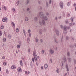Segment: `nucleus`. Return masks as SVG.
Returning <instances> with one entry per match:
<instances>
[{
    "instance_id": "33",
    "label": "nucleus",
    "mask_w": 76,
    "mask_h": 76,
    "mask_svg": "<svg viewBox=\"0 0 76 76\" xmlns=\"http://www.w3.org/2000/svg\"><path fill=\"white\" fill-rule=\"evenodd\" d=\"M2 59H4L5 58V57H4V56H2Z\"/></svg>"
},
{
    "instance_id": "27",
    "label": "nucleus",
    "mask_w": 76,
    "mask_h": 76,
    "mask_svg": "<svg viewBox=\"0 0 76 76\" xmlns=\"http://www.w3.org/2000/svg\"><path fill=\"white\" fill-rule=\"evenodd\" d=\"M3 64L4 66H6V64H7L6 62H4Z\"/></svg>"
},
{
    "instance_id": "9",
    "label": "nucleus",
    "mask_w": 76,
    "mask_h": 76,
    "mask_svg": "<svg viewBox=\"0 0 76 76\" xmlns=\"http://www.w3.org/2000/svg\"><path fill=\"white\" fill-rule=\"evenodd\" d=\"M49 51L51 54H53V53H54V50H50Z\"/></svg>"
},
{
    "instance_id": "24",
    "label": "nucleus",
    "mask_w": 76,
    "mask_h": 76,
    "mask_svg": "<svg viewBox=\"0 0 76 76\" xmlns=\"http://www.w3.org/2000/svg\"><path fill=\"white\" fill-rule=\"evenodd\" d=\"M45 52V51L44 50H42V54H44Z\"/></svg>"
},
{
    "instance_id": "51",
    "label": "nucleus",
    "mask_w": 76,
    "mask_h": 76,
    "mask_svg": "<svg viewBox=\"0 0 76 76\" xmlns=\"http://www.w3.org/2000/svg\"><path fill=\"white\" fill-rule=\"evenodd\" d=\"M41 69H43V66H42V67H41Z\"/></svg>"
},
{
    "instance_id": "4",
    "label": "nucleus",
    "mask_w": 76,
    "mask_h": 76,
    "mask_svg": "<svg viewBox=\"0 0 76 76\" xmlns=\"http://www.w3.org/2000/svg\"><path fill=\"white\" fill-rule=\"evenodd\" d=\"M17 70L18 72H22V69H21V68L20 67H18Z\"/></svg>"
},
{
    "instance_id": "17",
    "label": "nucleus",
    "mask_w": 76,
    "mask_h": 76,
    "mask_svg": "<svg viewBox=\"0 0 76 76\" xmlns=\"http://www.w3.org/2000/svg\"><path fill=\"white\" fill-rule=\"evenodd\" d=\"M63 60L64 61H66V57H64L63 58Z\"/></svg>"
},
{
    "instance_id": "36",
    "label": "nucleus",
    "mask_w": 76,
    "mask_h": 76,
    "mask_svg": "<svg viewBox=\"0 0 76 76\" xmlns=\"http://www.w3.org/2000/svg\"><path fill=\"white\" fill-rule=\"evenodd\" d=\"M69 54H70V53H69V52H68V53H67L68 56H69Z\"/></svg>"
},
{
    "instance_id": "7",
    "label": "nucleus",
    "mask_w": 76,
    "mask_h": 76,
    "mask_svg": "<svg viewBox=\"0 0 76 76\" xmlns=\"http://www.w3.org/2000/svg\"><path fill=\"white\" fill-rule=\"evenodd\" d=\"M16 68V66L15 65H12L11 67L12 69H15Z\"/></svg>"
},
{
    "instance_id": "37",
    "label": "nucleus",
    "mask_w": 76,
    "mask_h": 76,
    "mask_svg": "<svg viewBox=\"0 0 76 76\" xmlns=\"http://www.w3.org/2000/svg\"><path fill=\"white\" fill-rule=\"evenodd\" d=\"M27 40H28V43H29V38L27 39Z\"/></svg>"
},
{
    "instance_id": "48",
    "label": "nucleus",
    "mask_w": 76,
    "mask_h": 76,
    "mask_svg": "<svg viewBox=\"0 0 76 76\" xmlns=\"http://www.w3.org/2000/svg\"><path fill=\"white\" fill-rule=\"evenodd\" d=\"M65 22H66V23H68V21H65Z\"/></svg>"
},
{
    "instance_id": "40",
    "label": "nucleus",
    "mask_w": 76,
    "mask_h": 76,
    "mask_svg": "<svg viewBox=\"0 0 76 76\" xmlns=\"http://www.w3.org/2000/svg\"><path fill=\"white\" fill-rule=\"evenodd\" d=\"M74 6H76V3H74Z\"/></svg>"
},
{
    "instance_id": "10",
    "label": "nucleus",
    "mask_w": 76,
    "mask_h": 76,
    "mask_svg": "<svg viewBox=\"0 0 76 76\" xmlns=\"http://www.w3.org/2000/svg\"><path fill=\"white\" fill-rule=\"evenodd\" d=\"M66 28H67V27H64V33H67V31H66Z\"/></svg>"
},
{
    "instance_id": "58",
    "label": "nucleus",
    "mask_w": 76,
    "mask_h": 76,
    "mask_svg": "<svg viewBox=\"0 0 76 76\" xmlns=\"http://www.w3.org/2000/svg\"><path fill=\"white\" fill-rule=\"evenodd\" d=\"M46 15H48V13H47Z\"/></svg>"
},
{
    "instance_id": "15",
    "label": "nucleus",
    "mask_w": 76,
    "mask_h": 76,
    "mask_svg": "<svg viewBox=\"0 0 76 76\" xmlns=\"http://www.w3.org/2000/svg\"><path fill=\"white\" fill-rule=\"evenodd\" d=\"M25 21H28V18L27 17H25Z\"/></svg>"
},
{
    "instance_id": "42",
    "label": "nucleus",
    "mask_w": 76,
    "mask_h": 76,
    "mask_svg": "<svg viewBox=\"0 0 76 76\" xmlns=\"http://www.w3.org/2000/svg\"><path fill=\"white\" fill-rule=\"evenodd\" d=\"M62 67L63 66L64 64H63V62H62Z\"/></svg>"
},
{
    "instance_id": "28",
    "label": "nucleus",
    "mask_w": 76,
    "mask_h": 76,
    "mask_svg": "<svg viewBox=\"0 0 76 76\" xmlns=\"http://www.w3.org/2000/svg\"><path fill=\"white\" fill-rule=\"evenodd\" d=\"M1 29H4V26H2L1 27Z\"/></svg>"
},
{
    "instance_id": "56",
    "label": "nucleus",
    "mask_w": 76,
    "mask_h": 76,
    "mask_svg": "<svg viewBox=\"0 0 76 76\" xmlns=\"http://www.w3.org/2000/svg\"><path fill=\"white\" fill-rule=\"evenodd\" d=\"M62 25H61V26H60V27H61V28H62Z\"/></svg>"
},
{
    "instance_id": "1",
    "label": "nucleus",
    "mask_w": 76,
    "mask_h": 76,
    "mask_svg": "<svg viewBox=\"0 0 76 76\" xmlns=\"http://www.w3.org/2000/svg\"><path fill=\"white\" fill-rule=\"evenodd\" d=\"M40 16V17L43 19H44V20H47V17H44V15L42 14V12H41L39 13Z\"/></svg>"
},
{
    "instance_id": "61",
    "label": "nucleus",
    "mask_w": 76,
    "mask_h": 76,
    "mask_svg": "<svg viewBox=\"0 0 76 76\" xmlns=\"http://www.w3.org/2000/svg\"><path fill=\"white\" fill-rule=\"evenodd\" d=\"M4 34H5V36H6V34L5 33H4Z\"/></svg>"
},
{
    "instance_id": "35",
    "label": "nucleus",
    "mask_w": 76,
    "mask_h": 76,
    "mask_svg": "<svg viewBox=\"0 0 76 76\" xmlns=\"http://www.w3.org/2000/svg\"><path fill=\"white\" fill-rule=\"evenodd\" d=\"M12 11L13 12H15V8L12 9Z\"/></svg>"
},
{
    "instance_id": "21",
    "label": "nucleus",
    "mask_w": 76,
    "mask_h": 76,
    "mask_svg": "<svg viewBox=\"0 0 76 76\" xmlns=\"http://www.w3.org/2000/svg\"><path fill=\"white\" fill-rule=\"evenodd\" d=\"M3 41L4 42H6V38H4L3 39Z\"/></svg>"
},
{
    "instance_id": "55",
    "label": "nucleus",
    "mask_w": 76,
    "mask_h": 76,
    "mask_svg": "<svg viewBox=\"0 0 76 76\" xmlns=\"http://www.w3.org/2000/svg\"><path fill=\"white\" fill-rule=\"evenodd\" d=\"M29 10V8H28L27 9V10L28 11V10Z\"/></svg>"
},
{
    "instance_id": "13",
    "label": "nucleus",
    "mask_w": 76,
    "mask_h": 76,
    "mask_svg": "<svg viewBox=\"0 0 76 76\" xmlns=\"http://www.w3.org/2000/svg\"><path fill=\"white\" fill-rule=\"evenodd\" d=\"M44 67L45 69H47L48 67V65L47 64H45L44 65Z\"/></svg>"
},
{
    "instance_id": "39",
    "label": "nucleus",
    "mask_w": 76,
    "mask_h": 76,
    "mask_svg": "<svg viewBox=\"0 0 76 76\" xmlns=\"http://www.w3.org/2000/svg\"><path fill=\"white\" fill-rule=\"evenodd\" d=\"M29 36L30 37H31V33H29Z\"/></svg>"
},
{
    "instance_id": "53",
    "label": "nucleus",
    "mask_w": 76,
    "mask_h": 76,
    "mask_svg": "<svg viewBox=\"0 0 76 76\" xmlns=\"http://www.w3.org/2000/svg\"><path fill=\"white\" fill-rule=\"evenodd\" d=\"M1 68L0 67V72H1Z\"/></svg>"
},
{
    "instance_id": "46",
    "label": "nucleus",
    "mask_w": 76,
    "mask_h": 76,
    "mask_svg": "<svg viewBox=\"0 0 76 76\" xmlns=\"http://www.w3.org/2000/svg\"><path fill=\"white\" fill-rule=\"evenodd\" d=\"M50 61L51 63H52V59H50Z\"/></svg>"
},
{
    "instance_id": "49",
    "label": "nucleus",
    "mask_w": 76,
    "mask_h": 76,
    "mask_svg": "<svg viewBox=\"0 0 76 76\" xmlns=\"http://www.w3.org/2000/svg\"><path fill=\"white\" fill-rule=\"evenodd\" d=\"M51 3V0H50V1H49V3Z\"/></svg>"
},
{
    "instance_id": "6",
    "label": "nucleus",
    "mask_w": 76,
    "mask_h": 76,
    "mask_svg": "<svg viewBox=\"0 0 76 76\" xmlns=\"http://www.w3.org/2000/svg\"><path fill=\"white\" fill-rule=\"evenodd\" d=\"M2 8L3 10H5L6 11L7 10V7H5L4 5H2Z\"/></svg>"
},
{
    "instance_id": "18",
    "label": "nucleus",
    "mask_w": 76,
    "mask_h": 76,
    "mask_svg": "<svg viewBox=\"0 0 76 76\" xmlns=\"http://www.w3.org/2000/svg\"><path fill=\"white\" fill-rule=\"evenodd\" d=\"M19 31V29H18V28H17L16 30V32H18Z\"/></svg>"
},
{
    "instance_id": "63",
    "label": "nucleus",
    "mask_w": 76,
    "mask_h": 76,
    "mask_svg": "<svg viewBox=\"0 0 76 76\" xmlns=\"http://www.w3.org/2000/svg\"><path fill=\"white\" fill-rule=\"evenodd\" d=\"M1 10V8L0 7V11Z\"/></svg>"
},
{
    "instance_id": "34",
    "label": "nucleus",
    "mask_w": 76,
    "mask_h": 76,
    "mask_svg": "<svg viewBox=\"0 0 76 76\" xmlns=\"http://www.w3.org/2000/svg\"><path fill=\"white\" fill-rule=\"evenodd\" d=\"M38 42V39H36V42Z\"/></svg>"
},
{
    "instance_id": "26",
    "label": "nucleus",
    "mask_w": 76,
    "mask_h": 76,
    "mask_svg": "<svg viewBox=\"0 0 76 76\" xmlns=\"http://www.w3.org/2000/svg\"><path fill=\"white\" fill-rule=\"evenodd\" d=\"M32 60L33 62V63L34 62V58H32Z\"/></svg>"
},
{
    "instance_id": "41",
    "label": "nucleus",
    "mask_w": 76,
    "mask_h": 76,
    "mask_svg": "<svg viewBox=\"0 0 76 76\" xmlns=\"http://www.w3.org/2000/svg\"><path fill=\"white\" fill-rule=\"evenodd\" d=\"M71 20H72V22H73V18H71Z\"/></svg>"
},
{
    "instance_id": "16",
    "label": "nucleus",
    "mask_w": 76,
    "mask_h": 76,
    "mask_svg": "<svg viewBox=\"0 0 76 76\" xmlns=\"http://www.w3.org/2000/svg\"><path fill=\"white\" fill-rule=\"evenodd\" d=\"M35 54H36V51L34 50L33 52V56H34L36 55Z\"/></svg>"
},
{
    "instance_id": "11",
    "label": "nucleus",
    "mask_w": 76,
    "mask_h": 76,
    "mask_svg": "<svg viewBox=\"0 0 76 76\" xmlns=\"http://www.w3.org/2000/svg\"><path fill=\"white\" fill-rule=\"evenodd\" d=\"M20 64L22 66H23V63H22V60H21L20 61Z\"/></svg>"
},
{
    "instance_id": "25",
    "label": "nucleus",
    "mask_w": 76,
    "mask_h": 76,
    "mask_svg": "<svg viewBox=\"0 0 76 76\" xmlns=\"http://www.w3.org/2000/svg\"><path fill=\"white\" fill-rule=\"evenodd\" d=\"M56 72L57 73H59V70H58V69L57 68L56 69Z\"/></svg>"
},
{
    "instance_id": "50",
    "label": "nucleus",
    "mask_w": 76,
    "mask_h": 76,
    "mask_svg": "<svg viewBox=\"0 0 76 76\" xmlns=\"http://www.w3.org/2000/svg\"><path fill=\"white\" fill-rule=\"evenodd\" d=\"M28 52H30V49H28Z\"/></svg>"
},
{
    "instance_id": "62",
    "label": "nucleus",
    "mask_w": 76,
    "mask_h": 76,
    "mask_svg": "<svg viewBox=\"0 0 76 76\" xmlns=\"http://www.w3.org/2000/svg\"><path fill=\"white\" fill-rule=\"evenodd\" d=\"M75 11H76V6L75 7Z\"/></svg>"
},
{
    "instance_id": "59",
    "label": "nucleus",
    "mask_w": 76,
    "mask_h": 76,
    "mask_svg": "<svg viewBox=\"0 0 76 76\" xmlns=\"http://www.w3.org/2000/svg\"><path fill=\"white\" fill-rule=\"evenodd\" d=\"M57 17L56 18V20H57Z\"/></svg>"
},
{
    "instance_id": "12",
    "label": "nucleus",
    "mask_w": 76,
    "mask_h": 76,
    "mask_svg": "<svg viewBox=\"0 0 76 76\" xmlns=\"http://www.w3.org/2000/svg\"><path fill=\"white\" fill-rule=\"evenodd\" d=\"M34 56V59L35 60H36V61H37V55H36L35 56Z\"/></svg>"
},
{
    "instance_id": "45",
    "label": "nucleus",
    "mask_w": 76,
    "mask_h": 76,
    "mask_svg": "<svg viewBox=\"0 0 76 76\" xmlns=\"http://www.w3.org/2000/svg\"><path fill=\"white\" fill-rule=\"evenodd\" d=\"M40 41H41V42H42V41H43L42 40V39H41Z\"/></svg>"
},
{
    "instance_id": "30",
    "label": "nucleus",
    "mask_w": 76,
    "mask_h": 76,
    "mask_svg": "<svg viewBox=\"0 0 76 76\" xmlns=\"http://www.w3.org/2000/svg\"><path fill=\"white\" fill-rule=\"evenodd\" d=\"M8 37L9 38H11V35H8Z\"/></svg>"
},
{
    "instance_id": "31",
    "label": "nucleus",
    "mask_w": 76,
    "mask_h": 76,
    "mask_svg": "<svg viewBox=\"0 0 76 76\" xmlns=\"http://www.w3.org/2000/svg\"><path fill=\"white\" fill-rule=\"evenodd\" d=\"M6 73H9V71L8 69H7L6 70Z\"/></svg>"
},
{
    "instance_id": "22",
    "label": "nucleus",
    "mask_w": 76,
    "mask_h": 76,
    "mask_svg": "<svg viewBox=\"0 0 76 76\" xmlns=\"http://www.w3.org/2000/svg\"><path fill=\"white\" fill-rule=\"evenodd\" d=\"M17 48H20V45H17Z\"/></svg>"
},
{
    "instance_id": "60",
    "label": "nucleus",
    "mask_w": 76,
    "mask_h": 76,
    "mask_svg": "<svg viewBox=\"0 0 76 76\" xmlns=\"http://www.w3.org/2000/svg\"><path fill=\"white\" fill-rule=\"evenodd\" d=\"M73 25H75V23L73 24Z\"/></svg>"
},
{
    "instance_id": "29",
    "label": "nucleus",
    "mask_w": 76,
    "mask_h": 76,
    "mask_svg": "<svg viewBox=\"0 0 76 76\" xmlns=\"http://www.w3.org/2000/svg\"><path fill=\"white\" fill-rule=\"evenodd\" d=\"M39 33L40 34H42V30H40L39 31Z\"/></svg>"
},
{
    "instance_id": "43",
    "label": "nucleus",
    "mask_w": 76,
    "mask_h": 76,
    "mask_svg": "<svg viewBox=\"0 0 76 76\" xmlns=\"http://www.w3.org/2000/svg\"><path fill=\"white\" fill-rule=\"evenodd\" d=\"M34 19L35 20H37V18L36 17L35 18H34Z\"/></svg>"
},
{
    "instance_id": "44",
    "label": "nucleus",
    "mask_w": 76,
    "mask_h": 76,
    "mask_svg": "<svg viewBox=\"0 0 76 76\" xmlns=\"http://www.w3.org/2000/svg\"><path fill=\"white\" fill-rule=\"evenodd\" d=\"M25 73H26V74H28V72H27V71H26Z\"/></svg>"
},
{
    "instance_id": "19",
    "label": "nucleus",
    "mask_w": 76,
    "mask_h": 76,
    "mask_svg": "<svg viewBox=\"0 0 76 76\" xmlns=\"http://www.w3.org/2000/svg\"><path fill=\"white\" fill-rule=\"evenodd\" d=\"M23 33L24 35H25V37H26V33H25V31L24 30H23Z\"/></svg>"
},
{
    "instance_id": "2",
    "label": "nucleus",
    "mask_w": 76,
    "mask_h": 76,
    "mask_svg": "<svg viewBox=\"0 0 76 76\" xmlns=\"http://www.w3.org/2000/svg\"><path fill=\"white\" fill-rule=\"evenodd\" d=\"M39 23L41 25H44L45 24L44 21H42V22L39 21Z\"/></svg>"
},
{
    "instance_id": "52",
    "label": "nucleus",
    "mask_w": 76,
    "mask_h": 76,
    "mask_svg": "<svg viewBox=\"0 0 76 76\" xmlns=\"http://www.w3.org/2000/svg\"><path fill=\"white\" fill-rule=\"evenodd\" d=\"M67 16H70V14H68Z\"/></svg>"
},
{
    "instance_id": "54",
    "label": "nucleus",
    "mask_w": 76,
    "mask_h": 76,
    "mask_svg": "<svg viewBox=\"0 0 76 76\" xmlns=\"http://www.w3.org/2000/svg\"><path fill=\"white\" fill-rule=\"evenodd\" d=\"M68 60H69V61H70V60H71V59H70V58H69V59H68Z\"/></svg>"
},
{
    "instance_id": "5",
    "label": "nucleus",
    "mask_w": 76,
    "mask_h": 76,
    "mask_svg": "<svg viewBox=\"0 0 76 76\" xmlns=\"http://www.w3.org/2000/svg\"><path fill=\"white\" fill-rule=\"evenodd\" d=\"M60 5L61 8V9H63V2H60Z\"/></svg>"
},
{
    "instance_id": "8",
    "label": "nucleus",
    "mask_w": 76,
    "mask_h": 76,
    "mask_svg": "<svg viewBox=\"0 0 76 76\" xmlns=\"http://www.w3.org/2000/svg\"><path fill=\"white\" fill-rule=\"evenodd\" d=\"M11 25L13 28H15V23L13 22H12L11 23Z\"/></svg>"
},
{
    "instance_id": "64",
    "label": "nucleus",
    "mask_w": 76,
    "mask_h": 76,
    "mask_svg": "<svg viewBox=\"0 0 76 76\" xmlns=\"http://www.w3.org/2000/svg\"><path fill=\"white\" fill-rule=\"evenodd\" d=\"M60 18H61V17H60V18H59V19Z\"/></svg>"
},
{
    "instance_id": "14",
    "label": "nucleus",
    "mask_w": 76,
    "mask_h": 76,
    "mask_svg": "<svg viewBox=\"0 0 76 76\" xmlns=\"http://www.w3.org/2000/svg\"><path fill=\"white\" fill-rule=\"evenodd\" d=\"M66 69L67 70V72H68V71H69V67H68V65H67V64H66Z\"/></svg>"
},
{
    "instance_id": "20",
    "label": "nucleus",
    "mask_w": 76,
    "mask_h": 76,
    "mask_svg": "<svg viewBox=\"0 0 76 76\" xmlns=\"http://www.w3.org/2000/svg\"><path fill=\"white\" fill-rule=\"evenodd\" d=\"M3 34V33L1 31H0V36H1Z\"/></svg>"
},
{
    "instance_id": "38",
    "label": "nucleus",
    "mask_w": 76,
    "mask_h": 76,
    "mask_svg": "<svg viewBox=\"0 0 76 76\" xmlns=\"http://www.w3.org/2000/svg\"><path fill=\"white\" fill-rule=\"evenodd\" d=\"M19 3V1H17V4H18Z\"/></svg>"
},
{
    "instance_id": "23",
    "label": "nucleus",
    "mask_w": 76,
    "mask_h": 76,
    "mask_svg": "<svg viewBox=\"0 0 76 76\" xmlns=\"http://www.w3.org/2000/svg\"><path fill=\"white\" fill-rule=\"evenodd\" d=\"M55 32L56 33L57 35H58V31L57 30L56 31H55Z\"/></svg>"
},
{
    "instance_id": "32",
    "label": "nucleus",
    "mask_w": 76,
    "mask_h": 76,
    "mask_svg": "<svg viewBox=\"0 0 76 76\" xmlns=\"http://www.w3.org/2000/svg\"><path fill=\"white\" fill-rule=\"evenodd\" d=\"M28 33H30L31 32V30H28Z\"/></svg>"
},
{
    "instance_id": "57",
    "label": "nucleus",
    "mask_w": 76,
    "mask_h": 76,
    "mask_svg": "<svg viewBox=\"0 0 76 76\" xmlns=\"http://www.w3.org/2000/svg\"><path fill=\"white\" fill-rule=\"evenodd\" d=\"M67 75V73H65V75L64 76H66V75Z\"/></svg>"
},
{
    "instance_id": "47",
    "label": "nucleus",
    "mask_w": 76,
    "mask_h": 76,
    "mask_svg": "<svg viewBox=\"0 0 76 76\" xmlns=\"http://www.w3.org/2000/svg\"><path fill=\"white\" fill-rule=\"evenodd\" d=\"M30 73V72H29V71H28L27 73H28V74H29Z\"/></svg>"
},
{
    "instance_id": "3",
    "label": "nucleus",
    "mask_w": 76,
    "mask_h": 76,
    "mask_svg": "<svg viewBox=\"0 0 76 76\" xmlns=\"http://www.w3.org/2000/svg\"><path fill=\"white\" fill-rule=\"evenodd\" d=\"M2 21L4 22H7V18H3L2 19Z\"/></svg>"
}]
</instances>
